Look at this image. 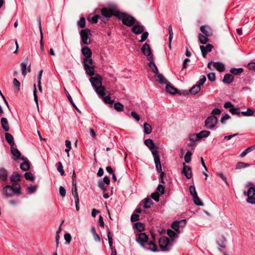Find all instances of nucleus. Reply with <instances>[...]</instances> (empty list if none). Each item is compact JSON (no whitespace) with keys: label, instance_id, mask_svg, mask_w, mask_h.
<instances>
[{"label":"nucleus","instance_id":"obj_1","mask_svg":"<svg viewBox=\"0 0 255 255\" xmlns=\"http://www.w3.org/2000/svg\"><path fill=\"white\" fill-rule=\"evenodd\" d=\"M102 80L101 76L98 74H96L94 77L90 78V81L95 91L100 96L105 95L106 91L105 87L102 86Z\"/></svg>","mask_w":255,"mask_h":255},{"label":"nucleus","instance_id":"obj_2","mask_svg":"<svg viewBox=\"0 0 255 255\" xmlns=\"http://www.w3.org/2000/svg\"><path fill=\"white\" fill-rule=\"evenodd\" d=\"M2 192L6 197H11L13 195L18 196L21 194V187L17 183H13L12 185H6L2 190Z\"/></svg>","mask_w":255,"mask_h":255},{"label":"nucleus","instance_id":"obj_3","mask_svg":"<svg viewBox=\"0 0 255 255\" xmlns=\"http://www.w3.org/2000/svg\"><path fill=\"white\" fill-rule=\"evenodd\" d=\"M200 31L202 34H198V39L201 44H205L208 41V37L212 35L211 28L208 25H203L200 27Z\"/></svg>","mask_w":255,"mask_h":255},{"label":"nucleus","instance_id":"obj_4","mask_svg":"<svg viewBox=\"0 0 255 255\" xmlns=\"http://www.w3.org/2000/svg\"><path fill=\"white\" fill-rule=\"evenodd\" d=\"M117 18L121 20L124 24L128 27L132 26L136 22V20L133 16L120 11Z\"/></svg>","mask_w":255,"mask_h":255},{"label":"nucleus","instance_id":"obj_5","mask_svg":"<svg viewBox=\"0 0 255 255\" xmlns=\"http://www.w3.org/2000/svg\"><path fill=\"white\" fill-rule=\"evenodd\" d=\"M152 154L154 157V161L156 170L158 172L160 173V177L161 180V182L164 183L163 178L164 173L162 172V167L158 151L157 150H152Z\"/></svg>","mask_w":255,"mask_h":255},{"label":"nucleus","instance_id":"obj_6","mask_svg":"<svg viewBox=\"0 0 255 255\" xmlns=\"http://www.w3.org/2000/svg\"><path fill=\"white\" fill-rule=\"evenodd\" d=\"M103 16L106 18L111 17L112 16H115L118 17L119 11L115 7H112L109 8L104 7L101 10Z\"/></svg>","mask_w":255,"mask_h":255},{"label":"nucleus","instance_id":"obj_7","mask_svg":"<svg viewBox=\"0 0 255 255\" xmlns=\"http://www.w3.org/2000/svg\"><path fill=\"white\" fill-rule=\"evenodd\" d=\"M218 122V119L214 116L208 117L205 122V126L207 128L212 129Z\"/></svg>","mask_w":255,"mask_h":255},{"label":"nucleus","instance_id":"obj_8","mask_svg":"<svg viewBox=\"0 0 255 255\" xmlns=\"http://www.w3.org/2000/svg\"><path fill=\"white\" fill-rule=\"evenodd\" d=\"M90 34V30L88 28L82 29L80 31V36L81 37L82 42L86 45H88L91 43V40L89 37Z\"/></svg>","mask_w":255,"mask_h":255},{"label":"nucleus","instance_id":"obj_9","mask_svg":"<svg viewBox=\"0 0 255 255\" xmlns=\"http://www.w3.org/2000/svg\"><path fill=\"white\" fill-rule=\"evenodd\" d=\"M141 51L147 57L148 61H152L153 56L151 54V51L148 44L145 43L141 47Z\"/></svg>","mask_w":255,"mask_h":255},{"label":"nucleus","instance_id":"obj_10","mask_svg":"<svg viewBox=\"0 0 255 255\" xmlns=\"http://www.w3.org/2000/svg\"><path fill=\"white\" fill-rule=\"evenodd\" d=\"M169 239L167 237H162L159 240V245L162 251H168Z\"/></svg>","mask_w":255,"mask_h":255},{"label":"nucleus","instance_id":"obj_11","mask_svg":"<svg viewBox=\"0 0 255 255\" xmlns=\"http://www.w3.org/2000/svg\"><path fill=\"white\" fill-rule=\"evenodd\" d=\"M132 26L131 31L134 34H139L142 33L144 31V27L137 20Z\"/></svg>","mask_w":255,"mask_h":255},{"label":"nucleus","instance_id":"obj_12","mask_svg":"<svg viewBox=\"0 0 255 255\" xmlns=\"http://www.w3.org/2000/svg\"><path fill=\"white\" fill-rule=\"evenodd\" d=\"M185 225L186 220L183 219L180 221L174 222L171 225V227L175 231L177 232L179 230V228H183L185 226Z\"/></svg>","mask_w":255,"mask_h":255},{"label":"nucleus","instance_id":"obj_13","mask_svg":"<svg viewBox=\"0 0 255 255\" xmlns=\"http://www.w3.org/2000/svg\"><path fill=\"white\" fill-rule=\"evenodd\" d=\"M182 172L188 179H191L192 177V173L191 167L185 165V164L184 163H183V169Z\"/></svg>","mask_w":255,"mask_h":255},{"label":"nucleus","instance_id":"obj_14","mask_svg":"<svg viewBox=\"0 0 255 255\" xmlns=\"http://www.w3.org/2000/svg\"><path fill=\"white\" fill-rule=\"evenodd\" d=\"M213 48V46L211 44H208L206 46L201 45L200 46V48L202 52V56L204 57H206V55L208 52H210L212 51Z\"/></svg>","mask_w":255,"mask_h":255},{"label":"nucleus","instance_id":"obj_15","mask_svg":"<svg viewBox=\"0 0 255 255\" xmlns=\"http://www.w3.org/2000/svg\"><path fill=\"white\" fill-rule=\"evenodd\" d=\"M84 67L87 75L91 76V77L95 75V66L94 65H90L88 63H85L84 64Z\"/></svg>","mask_w":255,"mask_h":255},{"label":"nucleus","instance_id":"obj_16","mask_svg":"<svg viewBox=\"0 0 255 255\" xmlns=\"http://www.w3.org/2000/svg\"><path fill=\"white\" fill-rule=\"evenodd\" d=\"M213 67L220 72H223L225 70L224 64L220 62H213Z\"/></svg>","mask_w":255,"mask_h":255},{"label":"nucleus","instance_id":"obj_17","mask_svg":"<svg viewBox=\"0 0 255 255\" xmlns=\"http://www.w3.org/2000/svg\"><path fill=\"white\" fill-rule=\"evenodd\" d=\"M147 240L148 237L144 233H140L136 238L137 242L141 245L144 243L147 242Z\"/></svg>","mask_w":255,"mask_h":255},{"label":"nucleus","instance_id":"obj_18","mask_svg":"<svg viewBox=\"0 0 255 255\" xmlns=\"http://www.w3.org/2000/svg\"><path fill=\"white\" fill-rule=\"evenodd\" d=\"M20 159L23 161V162L20 164V169L23 171H27L29 169V162L25 158L22 157Z\"/></svg>","mask_w":255,"mask_h":255},{"label":"nucleus","instance_id":"obj_19","mask_svg":"<svg viewBox=\"0 0 255 255\" xmlns=\"http://www.w3.org/2000/svg\"><path fill=\"white\" fill-rule=\"evenodd\" d=\"M81 52L82 54L85 57V58H91L92 53L91 49L89 47H83L82 48Z\"/></svg>","mask_w":255,"mask_h":255},{"label":"nucleus","instance_id":"obj_20","mask_svg":"<svg viewBox=\"0 0 255 255\" xmlns=\"http://www.w3.org/2000/svg\"><path fill=\"white\" fill-rule=\"evenodd\" d=\"M234 80V77L232 74H226L224 75L222 82L225 84H229Z\"/></svg>","mask_w":255,"mask_h":255},{"label":"nucleus","instance_id":"obj_21","mask_svg":"<svg viewBox=\"0 0 255 255\" xmlns=\"http://www.w3.org/2000/svg\"><path fill=\"white\" fill-rule=\"evenodd\" d=\"M2 128L5 131H8L9 129L7 120L5 118H1L0 120Z\"/></svg>","mask_w":255,"mask_h":255},{"label":"nucleus","instance_id":"obj_22","mask_svg":"<svg viewBox=\"0 0 255 255\" xmlns=\"http://www.w3.org/2000/svg\"><path fill=\"white\" fill-rule=\"evenodd\" d=\"M10 150L11 154L15 157L14 158V160H17L18 158L20 159L21 153L16 148H15L13 146H11Z\"/></svg>","mask_w":255,"mask_h":255},{"label":"nucleus","instance_id":"obj_23","mask_svg":"<svg viewBox=\"0 0 255 255\" xmlns=\"http://www.w3.org/2000/svg\"><path fill=\"white\" fill-rule=\"evenodd\" d=\"M144 144L152 151V150H157V147H155L154 143L151 139H147L144 140Z\"/></svg>","mask_w":255,"mask_h":255},{"label":"nucleus","instance_id":"obj_24","mask_svg":"<svg viewBox=\"0 0 255 255\" xmlns=\"http://www.w3.org/2000/svg\"><path fill=\"white\" fill-rule=\"evenodd\" d=\"M7 178V172L6 169L3 167L0 168V179L3 181H5Z\"/></svg>","mask_w":255,"mask_h":255},{"label":"nucleus","instance_id":"obj_25","mask_svg":"<svg viewBox=\"0 0 255 255\" xmlns=\"http://www.w3.org/2000/svg\"><path fill=\"white\" fill-rule=\"evenodd\" d=\"M5 137L7 142L11 146H13L14 144L13 137L12 135L9 133H5Z\"/></svg>","mask_w":255,"mask_h":255},{"label":"nucleus","instance_id":"obj_26","mask_svg":"<svg viewBox=\"0 0 255 255\" xmlns=\"http://www.w3.org/2000/svg\"><path fill=\"white\" fill-rule=\"evenodd\" d=\"M166 91L172 95L175 94L177 92V89L172 86L169 84H167L166 86Z\"/></svg>","mask_w":255,"mask_h":255},{"label":"nucleus","instance_id":"obj_27","mask_svg":"<svg viewBox=\"0 0 255 255\" xmlns=\"http://www.w3.org/2000/svg\"><path fill=\"white\" fill-rule=\"evenodd\" d=\"M255 149V145H252L246 148L240 154L241 157H245L248 153L251 152L253 151Z\"/></svg>","mask_w":255,"mask_h":255},{"label":"nucleus","instance_id":"obj_28","mask_svg":"<svg viewBox=\"0 0 255 255\" xmlns=\"http://www.w3.org/2000/svg\"><path fill=\"white\" fill-rule=\"evenodd\" d=\"M201 86L198 84L193 86L189 90L190 93L192 95L197 94L200 90Z\"/></svg>","mask_w":255,"mask_h":255},{"label":"nucleus","instance_id":"obj_29","mask_svg":"<svg viewBox=\"0 0 255 255\" xmlns=\"http://www.w3.org/2000/svg\"><path fill=\"white\" fill-rule=\"evenodd\" d=\"M244 195L248 197L254 196L255 195V189L253 187H249L247 192H244Z\"/></svg>","mask_w":255,"mask_h":255},{"label":"nucleus","instance_id":"obj_30","mask_svg":"<svg viewBox=\"0 0 255 255\" xmlns=\"http://www.w3.org/2000/svg\"><path fill=\"white\" fill-rule=\"evenodd\" d=\"M210 134V132L208 130H202L198 133H197V136H198V138L201 139L203 137H208Z\"/></svg>","mask_w":255,"mask_h":255},{"label":"nucleus","instance_id":"obj_31","mask_svg":"<svg viewBox=\"0 0 255 255\" xmlns=\"http://www.w3.org/2000/svg\"><path fill=\"white\" fill-rule=\"evenodd\" d=\"M230 73L235 75H239L243 72V69L242 68H233L230 69Z\"/></svg>","mask_w":255,"mask_h":255},{"label":"nucleus","instance_id":"obj_32","mask_svg":"<svg viewBox=\"0 0 255 255\" xmlns=\"http://www.w3.org/2000/svg\"><path fill=\"white\" fill-rule=\"evenodd\" d=\"M143 207L145 209H149L150 208L152 204V200L149 198H146L143 200Z\"/></svg>","mask_w":255,"mask_h":255},{"label":"nucleus","instance_id":"obj_33","mask_svg":"<svg viewBox=\"0 0 255 255\" xmlns=\"http://www.w3.org/2000/svg\"><path fill=\"white\" fill-rule=\"evenodd\" d=\"M144 132L146 134H150L152 131V128L150 125L147 123H145L143 124Z\"/></svg>","mask_w":255,"mask_h":255},{"label":"nucleus","instance_id":"obj_34","mask_svg":"<svg viewBox=\"0 0 255 255\" xmlns=\"http://www.w3.org/2000/svg\"><path fill=\"white\" fill-rule=\"evenodd\" d=\"M250 164L245 163L244 162H239L237 163L235 169H240L243 168H246L250 166Z\"/></svg>","mask_w":255,"mask_h":255},{"label":"nucleus","instance_id":"obj_35","mask_svg":"<svg viewBox=\"0 0 255 255\" xmlns=\"http://www.w3.org/2000/svg\"><path fill=\"white\" fill-rule=\"evenodd\" d=\"M193 200L194 204L199 206H201L203 205V203L201 200V199L199 198V197L198 196V195H196L195 196H194L193 197Z\"/></svg>","mask_w":255,"mask_h":255},{"label":"nucleus","instance_id":"obj_36","mask_svg":"<svg viewBox=\"0 0 255 255\" xmlns=\"http://www.w3.org/2000/svg\"><path fill=\"white\" fill-rule=\"evenodd\" d=\"M148 245L149 246V247L146 248L147 250H150L152 252H155L157 251L156 245L152 241H150L148 243Z\"/></svg>","mask_w":255,"mask_h":255},{"label":"nucleus","instance_id":"obj_37","mask_svg":"<svg viewBox=\"0 0 255 255\" xmlns=\"http://www.w3.org/2000/svg\"><path fill=\"white\" fill-rule=\"evenodd\" d=\"M10 181L13 183H17L20 180V176L19 174H13L10 177Z\"/></svg>","mask_w":255,"mask_h":255},{"label":"nucleus","instance_id":"obj_38","mask_svg":"<svg viewBox=\"0 0 255 255\" xmlns=\"http://www.w3.org/2000/svg\"><path fill=\"white\" fill-rule=\"evenodd\" d=\"M114 108L118 112L124 111V105L120 102H117L114 104Z\"/></svg>","mask_w":255,"mask_h":255},{"label":"nucleus","instance_id":"obj_39","mask_svg":"<svg viewBox=\"0 0 255 255\" xmlns=\"http://www.w3.org/2000/svg\"><path fill=\"white\" fill-rule=\"evenodd\" d=\"M156 76L159 83L161 84H165L167 83V80L162 74H158L156 75Z\"/></svg>","mask_w":255,"mask_h":255},{"label":"nucleus","instance_id":"obj_40","mask_svg":"<svg viewBox=\"0 0 255 255\" xmlns=\"http://www.w3.org/2000/svg\"><path fill=\"white\" fill-rule=\"evenodd\" d=\"M101 97L103 98L104 101L106 104H113V103L114 102V100L111 99V97L109 96H105L104 95Z\"/></svg>","mask_w":255,"mask_h":255},{"label":"nucleus","instance_id":"obj_41","mask_svg":"<svg viewBox=\"0 0 255 255\" xmlns=\"http://www.w3.org/2000/svg\"><path fill=\"white\" fill-rule=\"evenodd\" d=\"M26 66L27 63L26 62H22L21 63V69L22 74L25 77L26 75Z\"/></svg>","mask_w":255,"mask_h":255},{"label":"nucleus","instance_id":"obj_42","mask_svg":"<svg viewBox=\"0 0 255 255\" xmlns=\"http://www.w3.org/2000/svg\"><path fill=\"white\" fill-rule=\"evenodd\" d=\"M241 113L244 116H252L254 115V111L250 108L247 109L246 112H242Z\"/></svg>","mask_w":255,"mask_h":255},{"label":"nucleus","instance_id":"obj_43","mask_svg":"<svg viewBox=\"0 0 255 255\" xmlns=\"http://www.w3.org/2000/svg\"><path fill=\"white\" fill-rule=\"evenodd\" d=\"M191 155L192 153L191 151H188L186 152L184 157V160L186 163H189L190 162L191 159Z\"/></svg>","mask_w":255,"mask_h":255},{"label":"nucleus","instance_id":"obj_44","mask_svg":"<svg viewBox=\"0 0 255 255\" xmlns=\"http://www.w3.org/2000/svg\"><path fill=\"white\" fill-rule=\"evenodd\" d=\"M229 112L233 115H239L241 113L239 108L233 107L229 109Z\"/></svg>","mask_w":255,"mask_h":255},{"label":"nucleus","instance_id":"obj_45","mask_svg":"<svg viewBox=\"0 0 255 255\" xmlns=\"http://www.w3.org/2000/svg\"><path fill=\"white\" fill-rule=\"evenodd\" d=\"M85 23L86 21L84 17H81L77 23L78 25L81 28L85 26Z\"/></svg>","mask_w":255,"mask_h":255},{"label":"nucleus","instance_id":"obj_46","mask_svg":"<svg viewBox=\"0 0 255 255\" xmlns=\"http://www.w3.org/2000/svg\"><path fill=\"white\" fill-rule=\"evenodd\" d=\"M39 29H40V37H41V39H40V49L42 51H44V46H43V41H43V34H42V29H41L40 22L39 23Z\"/></svg>","mask_w":255,"mask_h":255},{"label":"nucleus","instance_id":"obj_47","mask_svg":"<svg viewBox=\"0 0 255 255\" xmlns=\"http://www.w3.org/2000/svg\"><path fill=\"white\" fill-rule=\"evenodd\" d=\"M134 226L136 229L139 232H141L144 230L143 225L140 222L136 223L134 224Z\"/></svg>","mask_w":255,"mask_h":255},{"label":"nucleus","instance_id":"obj_48","mask_svg":"<svg viewBox=\"0 0 255 255\" xmlns=\"http://www.w3.org/2000/svg\"><path fill=\"white\" fill-rule=\"evenodd\" d=\"M150 61V65L151 66H153V68L152 69V71L155 73L156 74V76L158 74V68L157 67H156V66L155 65V64H154V61H153V59L152 60V61Z\"/></svg>","mask_w":255,"mask_h":255},{"label":"nucleus","instance_id":"obj_49","mask_svg":"<svg viewBox=\"0 0 255 255\" xmlns=\"http://www.w3.org/2000/svg\"><path fill=\"white\" fill-rule=\"evenodd\" d=\"M24 177L26 180L30 181H33L34 180V177L33 174L29 172H26L24 174Z\"/></svg>","mask_w":255,"mask_h":255},{"label":"nucleus","instance_id":"obj_50","mask_svg":"<svg viewBox=\"0 0 255 255\" xmlns=\"http://www.w3.org/2000/svg\"><path fill=\"white\" fill-rule=\"evenodd\" d=\"M189 192L190 194L192 196V197L194 196L197 195V193L196 192L195 187L194 186L191 185L189 188Z\"/></svg>","mask_w":255,"mask_h":255},{"label":"nucleus","instance_id":"obj_51","mask_svg":"<svg viewBox=\"0 0 255 255\" xmlns=\"http://www.w3.org/2000/svg\"><path fill=\"white\" fill-rule=\"evenodd\" d=\"M37 188V187L36 185L30 186L28 187L27 190L28 193L30 194L34 193L36 191Z\"/></svg>","mask_w":255,"mask_h":255},{"label":"nucleus","instance_id":"obj_52","mask_svg":"<svg viewBox=\"0 0 255 255\" xmlns=\"http://www.w3.org/2000/svg\"><path fill=\"white\" fill-rule=\"evenodd\" d=\"M72 195L74 196V199L79 198L78 192H77V187L76 186H75V187H72Z\"/></svg>","mask_w":255,"mask_h":255},{"label":"nucleus","instance_id":"obj_53","mask_svg":"<svg viewBox=\"0 0 255 255\" xmlns=\"http://www.w3.org/2000/svg\"><path fill=\"white\" fill-rule=\"evenodd\" d=\"M208 79L209 81L214 82L216 80V76L215 73H210L207 75Z\"/></svg>","mask_w":255,"mask_h":255},{"label":"nucleus","instance_id":"obj_54","mask_svg":"<svg viewBox=\"0 0 255 255\" xmlns=\"http://www.w3.org/2000/svg\"><path fill=\"white\" fill-rule=\"evenodd\" d=\"M108 239L110 248H112V247H114L113 246V239L111 235V232L110 231H108Z\"/></svg>","mask_w":255,"mask_h":255},{"label":"nucleus","instance_id":"obj_55","mask_svg":"<svg viewBox=\"0 0 255 255\" xmlns=\"http://www.w3.org/2000/svg\"><path fill=\"white\" fill-rule=\"evenodd\" d=\"M57 170L60 173L61 175L64 174V171L63 169V166L61 162H58V166L57 167Z\"/></svg>","mask_w":255,"mask_h":255},{"label":"nucleus","instance_id":"obj_56","mask_svg":"<svg viewBox=\"0 0 255 255\" xmlns=\"http://www.w3.org/2000/svg\"><path fill=\"white\" fill-rule=\"evenodd\" d=\"M99 18H101L99 15H95L90 18V21L93 23H96Z\"/></svg>","mask_w":255,"mask_h":255},{"label":"nucleus","instance_id":"obj_57","mask_svg":"<svg viewBox=\"0 0 255 255\" xmlns=\"http://www.w3.org/2000/svg\"><path fill=\"white\" fill-rule=\"evenodd\" d=\"M142 33L141 39L139 41L140 42H143L144 41L147 39L148 35V33L147 32H142Z\"/></svg>","mask_w":255,"mask_h":255},{"label":"nucleus","instance_id":"obj_58","mask_svg":"<svg viewBox=\"0 0 255 255\" xmlns=\"http://www.w3.org/2000/svg\"><path fill=\"white\" fill-rule=\"evenodd\" d=\"M230 118L231 117L228 114H226L222 117L221 119V122L222 124H225L226 121L230 119Z\"/></svg>","mask_w":255,"mask_h":255},{"label":"nucleus","instance_id":"obj_59","mask_svg":"<svg viewBox=\"0 0 255 255\" xmlns=\"http://www.w3.org/2000/svg\"><path fill=\"white\" fill-rule=\"evenodd\" d=\"M84 64L88 63L90 65H93L94 61L91 58H84L83 59Z\"/></svg>","mask_w":255,"mask_h":255},{"label":"nucleus","instance_id":"obj_60","mask_svg":"<svg viewBox=\"0 0 255 255\" xmlns=\"http://www.w3.org/2000/svg\"><path fill=\"white\" fill-rule=\"evenodd\" d=\"M104 182L102 180H100L98 182V186L103 190V191H105L107 190V187L105 186L104 184Z\"/></svg>","mask_w":255,"mask_h":255},{"label":"nucleus","instance_id":"obj_61","mask_svg":"<svg viewBox=\"0 0 255 255\" xmlns=\"http://www.w3.org/2000/svg\"><path fill=\"white\" fill-rule=\"evenodd\" d=\"M130 220L132 222H136L139 220V216L137 214H133L130 217Z\"/></svg>","mask_w":255,"mask_h":255},{"label":"nucleus","instance_id":"obj_62","mask_svg":"<svg viewBox=\"0 0 255 255\" xmlns=\"http://www.w3.org/2000/svg\"><path fill=\"white\" fill-rule=\"evenodd\" d=\"M221 113V111L218 108H215L213 109L211 112V114L214 115H219Z\"/></svg>","mask_w":255,"mask_h":255},{"label":"nucleus","instance_id":"obj_63","mask_svg":"<svg viewBox=\"0 0 255 255\" xmlns=\"http://www.w3.org/2000/svg\"><path fill=\"white\" fill-rule=\"evenodd\" d=\"M131 116L136 121H139L140 120L139 116L137 115V114L134 111L131 112Z\"/></svg>","mask_w":255,"mask_h":255},{"label":"nucleus","instance_id":"obj_64","mask_svg":"<svg viewBox=\"0 0 255 255\" xmlns=\"http://www.w3.org/2000/svg\"><path fill=\"white\" fill-rule=\"evenodd\" d=\"M247 201L250 204H255V197L254 196H249Z\"/></svg>","mask_w":255,"mask_h":255}]
</instances>
